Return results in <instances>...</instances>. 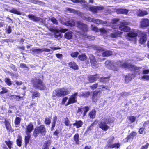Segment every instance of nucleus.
<instances>
[{"instance_id": "f257e3e1", "label": "nucleus", "mask_w": 149, "mask_h": 149, "mask_svg": "<svg viewBox=\"0 0 149 149\" xmlns=\"http://www.w3.org/2000/svg\"><path fill=\"white\" fill-rule=\"evenodd\" d=\"M114 120V118L113 117L109 116H107L102 119V120L99 123V127L104 131H106L109 127L107 124L110 123H112Z\"/></svg>"}, {"instance_id": "f03ea898", "label": "nucleus", "mask_w": 149, "mask_h": 149, "mask_svg": "<svg viewBox=\"0 0 149 149\" xmlns=\"http://www.w3.org/2000/svg\"><path fill=\"white\" fill-rule=\"evenodd\" d=\"M33 87L36 89L44 90L45 86L42 81L39 78H34L31 80Z\"/></svg>"}, {"instance_id": "7ed1b4c3", "label": "nucleus", "mask_w": 149, "mask_h": 149, "mask_svg": "<svg viewBox=\"0 0 149 149\" xmlns=\"http://www.w3.org/2000/svg\"><path fill=\"white\" fill-rule=\"evenodd\" d=\"M68 90L63 88L57 89L54 91L52 93L53 97H58L64 96L69 94Z\"/></svg>"}, {"instance_id": "20e7f679", "label": "nucleus", "mask_w": 149, "mask_h": 149, "mask_svg": "<svg viewBox=\"0 0 149 149\" xmlns=\"http://www.w3.org/2000/svg\"><path fill=\"white\" fill-rule=\"evenodd\" d=\"M46 133V129L44 125H41L40 126L36 127L33 131V135L35 137L37 136L40 133L42 136L44 135Z\"/></svg>"}, {"instance_id": "39448f33", "label": "nucleus", "mask_w": 149, "mask_h": 149, "mask_svg": "<svg viewBox=\"0 0 149 149\" xmlns=\"http://www.w3.org/2000/svg\"><path fill=\"white\" fill-rule=\"evenodd\" d=\"M114 139V137L113 136H112L108 140L107 144L106 146V147L107 148V149H109V148H113L115 147L118 148L120 147V145L119 143L113 144Z\"/></svg>"}, {"instance_id": "423d86ee", "label": "nucleus", "mask_w": 149, "mask_h": 149, "mask_svg": "<svg viewBox=\"0 0 149 149\" xmlns=\"http://www.w3.org/2000/svg\"><path fill=\"white\" fill-rule=\"evenodd\" d=\"M130 22L126 21H123L121 23L119 26L120 29L125 32L129 31L130 29V28L127 26V25H129Z\"/></svg>"}, {"instance_id": "0eeeda50", "label": "nucleus", "mask_w": 149, "mask_h": 149, "mask_svg": "<svg viewBox=\"0 0 149 149\" xmlns=\"http://www.w3.org/2000/svg\"><path fill=\"white\" fill-rule=\"evenodd\" d=\"M84 6L85 8H87V10H90L94 13H97L98 10H102L103 8L102 6H95L86 4H85Z\"/></svg>"}, {"instance_id": "6e6552de", "label": "nucleus", "mask_w": 149, "mask_h": 149, "mask_svg": "<svg viewBox=\"0 0 149 149\" xmlns=\"http://www.w3.org/2000/svg\"><path fill=\"white\" fill-rule=\"evenodd\" d=\"M78 94V93L76 92L72 94L69 99L67 105L76 102H77V96Z\"/></svg>"}, {"instance_id": "1a4fd4ad", "label": "nucleus", "mask_w": 149, "mask_h": 149, "mask_svg": "<svg viewBox=\"0 0 149 149\" xmlns=\"http://www.w3.org/2000/svg\"><path fill=\"white\" fill-rule=\"evenodd\" d=\"M77 27L84 32H85L88 31V28L87 25L82 23L81 22L77 21Z\"/></svg>"}, {"instance_id": "9d476101", "label": "nucleus", "mask_w": 149, "mask_h": 149, "mask_svg": "<svg viewBox=\"0 0 149 149\" xmlns=\"http://www.w3.org/2000/svg\"><path fill=\"white\" fill-rule=\"evenodd\" d=\"M140 35L141 37L139 42L140 43L143 44L146 42L147 40L146 37L147 35L145 32L143 31H140Z\"/></svg>"}, {"instance_id": "9b49d317", "label": "nucleus", "mask_w": 149, "mask_h": 149, "mask_svg": "<svg viewBox=\"0 0 149 149\" xmlns=\"http://www.w3.org/2000/svg\"><path fill=\"white\" fill-rule=\"evenodd\" d=\"M96 49L100 51H103L102 55L103 56H110L113 54V52L111 51L105 50L99 47L97 48Z\"/></svg>"}, {"instance_id": "f8f14e48", "label": "nucleus", "mask_w": 149, "mask_h": 149, "mask_svg": "<svg viewBox=\"0 0 149 149\" xmlns=\"http://www.w3.org/2000/svg\"><path fill=\"white\" fill-rule=\"evenodd\" d=\"M141 27L145 28L149 26V20L147 19H142L141 21Z\"/></svg>"}, {"instance_id": "ddd939ff", "label": "nucleus", "mask_w": 149, "mask_h": 149, "mask_svg": "<svg viewBox=\"0 0 149 149\" xmlns=\"http://www.w3.org/2000/svg\"><path fill=\"white\" fill-rule=\"evenodd\" d=\"M137 34L135 32H130L128 33V39L129 40L135 41Z\"/></svg>"}, {"instance_id": "4468645a", "label": "nucleus", "mask_w": 149, "mask_h": 149, "mask_svg": "<svg viewBox=\"0 0 149 149\" xmlns=\"http://www.w3.org/2000/svg\"><path fill=\"white\" fill-rule=\"evenodd\" d=\"M33 125L32 123H29L26 126V130L25 132L27 134H29L33 130Z\"/></svg>"}, {"instance_id": "2eb2a0df", "label": "nucleus", "mask_w": 149, "mask_h": 149, "mask_svg": "<svg viewBox=\"0 0 149 149\" xmlns=\"http://www.w3.org/2000/svg\"><path fill=\"white\" fill-rule=\"evenodd\" d=\"M30 92L32 94V98L34 99L35 97H39L40 95V94L38 91L35 90H32L30 91Z\"/></svg>"}, {"instance_id": "dca6fc26", "label": "nucleus", "mask_w": 149, "mask_h": 149, "mask_svg": "<svg viewBox=\"0 0 149 149\" xmlns=\"http://www.w3.org/2000/svg\"><path fill=\"white\" fill-rule=\"evenodd\" d=\"M134 77V75L133 74H127L125 77V81L127 83H128Z\"/></svg>"}, {"instance_id": "f3484780", "label": "nucleus", "mask_w": 149, "mask_h": 149, "mask_svg": "<svg viewBox=\"0 0 149 149\" xmlns=\"http://www.w3.org/2000/svg\"><path fill=\"white\" fill-rule=\"evenodd\" d=\"M122 68H127L130 70L136 71L139 68L136 66H121Z\"/></svg>"}, {"instance_id": "a211bd4d", "label": "nucleus", "mask_w": 149, "mask_h": 149, "mask_svg": "<svg viewBox=\"0 0 149 149\" xmlns=\"http://www.w3.org/2000/svg\"><path fill=\"white\" fill-rule=\"evenodd\" d=\"M97 75H94L89 76L88 77V80L90 83H93L95 81L97 78H99V77L97 76Z\"/></svg>"}, {"instance_id": "6ab92c4d", "label": "nucleus", "mask_w": 149, "mask_h": 149, "mask_svg": "<svg viewBox=\"0 0 149 149\" xmlns=\"http://www.w3.org/2000/svg\"><path fill=\"white\" fill-rule=\"evenodd\" d=\"M28 17L31 20L35 22H38L40 21V19L39 17L33 15H29L28 16Z\"/></svg>"}, {"instance_id": "aec40b11", "label": "nucleus", "mask_w": 149, "mask_h": 149, "mask_svg": "<svg viewBox=\"0 0 149 149\" xmlns=\"http://www.w3.org/2000/svg\"><path fill=\"white\" fill-rule=\"evenodd\" d=\"M113 33L110 34V35L111 37L113 38H116L117 37L119 36L121 34L122 32L114 30L113 32Z\"/></svg>"}, {"instance_id": "412c9836", "label": "nucleus", "mask_w": 149, "mask_h": 149, "mask_svg": "<svg viewBox=\"0 0 149 149\" xmlns=\"http://www.w3.org/2000/svg\"><path fill=\"white\" fill-rule=\"evenodd\" d=\"M32 51V53L33 55H35L36 54H38L39 53L42 52V50L41 49L38 48H32L31 50Z\"/></svg>"}, {"instance_id": "4be33fe9", "label": "nucleus", "mask_w": 149, "mask_h": 149, "mask_svg": "<svg viewBox=\"0 0 149 149\" xmlns=\"http://www.w3.org/2000/svg\"><path fill=\"white\" fill-rule=\"evenodd\" d=\"M129 61H125L124 62L121 61H118L117 62V64L119 65H132L129 62Z\"/></svg>"}, {"instance_id": "5701e85b", "label": "nucleus", "mask_w": 149, "mask_h": 149, "mask_svg": "<svg viewBox=\"0 0 149 149\" xmlns=\"http://www.w3.org/2000/svg\"><path fill=\"white\" fill-rule=\"evenodd\" d=\"M128 11L126 9H120L117 10L116 12L118 13L127 14Z\"/></svg>"}, {"instance_id": "b1692460", "label": "nucleus", "mask_w": 149, "mask_h": 149, "mask_svg": "<svg viewBox=\"0 0 149 149\" xmlns=\"http://www.w3.org/2000/svg\"><path fill=\"white\" fill-rule=\"evenodd\" d=\"M65 24L68 26H72L74 25L75 22L72 20L65 22Z\"/></svg>"}, {"instance_id": "393cba45", "label": "nucleus", "mask_w": 149, "mask_h": 149, "mask_svg": "<svg viewBox=\"0 0 149 149\" xmlns=\"http://www.w3.org/2000/svg\"><path fill=\"white\" fill-rule=\"evenodd\" d=\"M89 58L90 60V62L91 64H95L96 63L95 57L92 54H91L89 55Z\"/></svg>"}, {"instance_id": "a878e982", "label": "nucleus", "mask_w": 149, "mask_h": 149, "mask_svg": "<svg viewBox=\"0 0 149 149\" xmlns=\"http://www.w3.org/2000/svg\"><path fill=\"white\" fill-rule=\"evenodd\" d=\"M96 114V111L95 110H93L89 113L88 116L91 118L93 119L95 118Z\"/></svg>"}, {"instance_id": "bb28decb", "label": "nucleus", "mask_w": 149, "mask_h": 149, "mask_svg": "<svg viewBox=\"0 0 149 149\" xmlns=\"http://www.w3.org/2000/svg\"><path fill=\"white\" fill-rule=\"evenodd\" d=\"M83 125V122L81 121H76L75 123L73 124V125L74 126H76L77 128L81 127Z\"/></svg>"}, {"instance_id": "cd10ccee", "label": "nucleus", "mask_w": 149, "mask_h": 149, "mask_svg": "<svg viewBox=\"0 0 149 149\" xmlns=\"http://www.w3.org/2000/svg\"><path fill=\"white\" fill-rule=\"evenodd\" d=\"M8 11L11 13L18 15H21L22 14V13L19 11H18L16 9L14 8L9 9Z\"/></svg>"}, {"instance_id": "c85d7f7f", "label": "nucleus", "mask_w": 149, "mask_h": 149, "mask_svg": "<svg viewBox=\"0 0 149 149\" xmlns=\"http://www.w3.org/2000/svg\"><path fill=\"white\" fill-rule=\"evenodd\" d=\"M109 78V77H99L98 78V79H99V81L100 82L103 83L107 82L108 81Z\"/></svg>"}, {"instance_id": "c756f323", "label": "nucleus", "mask_w": 149, "mask_h": 149, "mask_svg": "<svg viewBox=\"0 0 149 149\" xmlns=\"http://www.w3.org/2000/svg\"><path fill=\"white\" fill-rule=\"evenodd\" d=\"M72 32H68L65 33L64 35L65 38L68 39H71L72 37Z\"/></svg>"}, {"instance_id": "7c9ffc66", "label": "nucleus", "mask_w": 149, "mask_h": 149, "mask_svg": "<svg viewBox=\"0 0 149 149\" xmlns=\"http://www.w3.org/2000/svg\"><path fill=\"white\" fill-rule=\"evenodd\" d=\"M8 91V90L6 87L2 86L0 88V93L1 94L7 93Z\"/></svg>"}, {"instance_id": "2f4dec72", "label": "nucleus", "mask_w": 149, "mask_h": 149, "mask_svg": "<svg viewBox=\"0 0 149 149\" xmlns=\"http://www.w3.org/2000/svg\"><path fill=\"white\" fill-rule=\"evenodd\" d=\"M94 23L98 24H104L106 23L105 21H103L102 20L94 19Z\"/></svg>"}, {"instance_id": "473e14b6", "label": "nucleus", "mask_w": 149, "mask_h": 149, "mask_svg": "<svg viewBox=\"0 0 149 149\" xmlns=\"http://www.w3.org/2000/svg\"><path fill=\"white\" fill-rule=\"evenodd\" d=\"M119 19H115L113 21V24L112 25V27L113 29H116L118 25L117 22H118Z\"/></svg>"}, {"instance_id": "72a5a7b5", "label": "nucleus", "mask_w": 149, "mask_h": 149, "mask_svg": "<svg viewBox=\"0 0 149 149\" xmlns=\"http://www.w3.org/2000/svg\"><path fill=\"white\" fill-rule=\"evenodd\" d=\"M79 135L77 133L75 134L74 137V140L77 144H79Z\"/></svg>"}, {"instance_id": "f704fd0d", "label": "nucleus", "mask_w": 149, "mask_h": 149, "mask_svg": "<svg viewBox=\"0 0 149 149\" xmlns=\"http://www.w3.org/2000/svg\"><path fill=\"white\" fill-rule=\"evenodd\" d=\"M148 14L147 11L144 10H140L139 13L138 14V16H143Z\"/></svg>"}, {"instance_id": "c9c22d12", "label": "nucleus", "mask_w": 149, "mask_h": 149, "mask_svg": "<svg viewBox=\"0 0 149 149\" xmlns=\"http://www.w3.org/2000/svg\"><path fill=\"white\" fill-rule=\"evenodd\" d=\"M107 67L114 71H117L119 70V67L117 66H107Z\"/></svg>"}, {"instance_id": "e433bc0d", "label": "nucleus", "mask_w": 149, "mask_h": 149, "mask_svg": "<svg viewBox=\"0 0 149 149\" xmlns=\"http://www.w3.org/2000/svg\"><path fill=\"white\" fill-rule=\"evenodd\" d=\"M84 36L85 38H87L89 40H94L95 38L94 36H92L87 35L85 33L84 34Z\"/></svg>"}, {"instance_id": "4c0bfd02", "label": "nucleus", "mask_w": 149, "mask_h": 149, "mask_svg": "<svg viewBox=\"0 0 149 149\" xmlns=\"http://www.w3.org/2000/svg\"><path fill=\"white\" fill-rule=\"evenodd\" d=\"M50 143L49 142H45L44 145L43 146L42 149H49V147L50 146Z\"/></svg>"}, {"instance_id": "58836bf2", "label": "nucleus", "mask_w": 149, "mask_h": 149, "mask_svg": "<svg viewBox=\"0 0 149 149\" xmlns=\"http://www.w3.org/2000/svg\"><path fill=\"white\" fill-rule=\"evenodd\" d=\"M90 94L89 92H88L85 91L83 92H81L80 93V96H83L85 97L88 96Z\"/></svg>"}, {"instance_id": "ea45409f", "label": "nucleus", "mask_w": 149, "mask_h": 149, "mask_svg": "<svg viewBox=\"0 0 149 149\" xmlns=\"http://www.w3.org/2000/svg\"><path fill=\"white\" fill-rule=\"evenodd\" d=\"M86 58L87 56L86 55L83 54L80 55L78 56L79 59L81 61H84L86 59Z\"/></svg>"}, {"instance_id": "a19ab883", "label": "nucleus", "mask_w": 149, "mask_h": 149, "mask_svg": "<svg viewBox=\"0 0 149 149\" xmlns=\"http://www.w3.org/2000/svg\"><path fill=\"white\" fill-rule=\"evenodd\" d=\"M98 123V121L97 120H95L92 124H91L90 126L88 128V130H91L94 125L97 124Z\"/></svg>"}, {"instance_id": "79ce46f5", "label": "nucleus", "mask_w": 149, "mask_h": 149, "mask_svg": "<svg viewBox=\"0 0 149 149\" xmlns=\"http://www.w3.org/2000/svg\"><path fill=\"white\" fill-rule=\"evenodd\" d=\"M17 144L19 146H21L22 138L20 136L18 137V139L16 141Z\"/></svg>"}, {"instance_id": "37998d69", "label": "nucleus", "mask_w": 149, "mask_h": 149, "mask_svg": "<svg viewBox=\"0 0 149 149\" xmlns=\"http://www.w3.org/2000/svg\"><path fill=\"white\" fill-rule=\"evenodd\" d=\"M30 138V136L28 135V134L27 136H26L25 137V146H26L29 143V140Z\"/></svg>"}, {"instance_id": "c03bdc74", "label": "nucleus", "mask_w": 149, "mask_h": 149, "mask_svg": "<svg viewBox=\"0 0 149 149\" xmlns=\"http://www.w3.org/2000/svg\"><path fill=\"white\" fill-rule=\"evenodd\" d=\"M5 143L8 147L9 149H11V146L12 145L13 142L10 141H5Z\"/></svg>"}, {"instance_id": "a18cd8bd", "label": "nucleus", "mask_w": 149, "mask_h": 149, "mask_svg": "<svg viewBox=\"0 0 149 149\" xmlns=\"http://www.w3.org/2000/svg\"><path fill=\"white\" fill-rule=\"evenodd\" d=\"M4 81L8 86H10L12 84L11 81L9 78H6L4 79Z\"/></svg>"}, {"instance_id": "49530a36", "label": "nucleus", "mask_w": 149, "mask_h": 149, "mask_svg": "<svg viewBox=\"0 0 149 149\" xmlns=\"http://www.w3.org/2000/svg\"><path fill=\"white\" fill-rule=\"evenodd\" d=\"M141 79L143 80L148 81L149 80V75H143L141 77Z\"/></svg>"}, {"instance_id": "de8ad7c7", "label": "nucleus", "mask_w": 149, "mask_h": 149, "mask_svg": "<svg viewBox=\"0 0 149 149\" xmlns=\"http://www.w3.org/2000/svg\"><path fill=\"white\" fill-rule=\"evenodd\" d=\"M21 121V118L19 117H16L15 121V123L16 125H18L19 124Z\"/></svg>"}, {"instance_id": "09e8293b", "label": "nucleus", "mask_w": 149, "mask_h": 149, "mask_svg": "<svg viewBox=\"0 0 149 149\" xmlns=\"http://www.w3.org/2000/svg\"><path fill=\"white\" fill-rule=\"evenodd\" d=\"M91 28L92 30L95 32H98L99 31V29L97 27L94 25H92L91 26Z\"/></svg>"}, {"instance_id": "8fccbe9b", "label": "nucleus", "mask_w": 149, "mask_h": 149, "mask_svg": "<svg viewBox=\"0 0 149 149\" xmlns=\"http://www.w3.org/2000/svg\"><path fill=\"white\" fill-rule=\"evenodd\" d=\"M106 65H111L114 64V62L112 61H111L110 60H107L105 63Z\"/></svg>"}, {"instance_id": "3c124183", "label": "nucleus", "mask_w": 149, "mask_h": 149, "mask_svg": "<svg viewBox=\"0 0 149 149\" xmlns=\"http://www.w3.org/2000/svg\"><path fill=\"white\" fill-rule=\"evenodd\" d=\"M136 117L131 116L129 117V119L130 121L132 123L134 122L136 119Z\"/></svg>"}, {"instance_id": "603ef678", "label": "nucleus", "mask_w": 149, "mask_h": 149, "mask_svg": "<svg viewBox=\"0 0 149 149\" xmlns=\"http://www.w3.org/2000/svg\"><path fill=\"white\" fill-rule=\"evenodd\" d=\"M89 107L88 106H86L85 107L84 109V113H83V116H84L86 115V113L89 110Z\"/></svg>"}, {"instance_id": "864d4df0", "label": "nucleus", "mask_w": 149, "mask_h": 149, "mask_svg": "<svg viewBox=\"0 0 149 149\" xmlns=\"http://www.w3.org/2000/svg\"><path fill=\"white\" fill-rule=\"evenodd\" d=\"M79 54L78 52H73L71 53V56L72 57H77Z\"/></svg>"}, {"instance_id": "5fc2aeb1", "label": "nucleus", "mask_w": 149, "mask_h": 149, "mask_svg": "<svg viewBox=\"0 0 149 149\" xmlns=\"http://www.w3.org/2000/svg\"><path fill=\"white\" fill-rule=\"evenodd\" d=\"M6 32L8 34L10 33L12 31L11 27L10 26H8V27L6 28Z\"/></svg>"}, {"instance_id": "6e6d98bb", "label": "nucleus", "mask_w": 149, "mask_h": 149, "mask_svg": "<svg viewBox=\"0 0 149 149\" xmlns=\"http://www.w3.org/2000/svg\"><path fill=\"white\" fill-rule=\"evenodd\" d=\"M5 125L6 128L7 130H10L11 128V126L8 122L6 121Z\"/></svg>"}, {"instance_id": "4d7b16f0", "label": "nucleus", "mask_w": 149, "mask_h": 149, "mask_svg": "<svg viewBox=\"0 0 149 149\" xmlns=\"http://www.w3.org/2000/svg\"><path fill=\"white\" fill-rule=\"evenodd\" d=\"M98 86V84L96 83L90 86V88L92 90H94Z\"/></svg>"}, {"instance_id": "13d9d810", "label": "nucleus", "mask_w": 149, "mask_h": 149, "mask_svg": "<svg viewBox=\"0 0 149 149\" xmlns=\"http://www.w3.org/2000/svg\"><path fill=\"white\" fill-rule=\"evenodd\" d=\"M66 9L67 11H69L71 12H72V13H78V11H77L74 10V9H71L70 8H66Z\"/></svg>"}, {"instance_id": "bf43d9fd", "label": "nucleus", "mask_w": 149, "mask_h": 149, "mask_svg": "<svg viewBox=\"0 0 149 149\" xmlns=\"http://www.w3.org/2000/svg\"><path fill=\"white\" fill-rule=\"evenodd\" d=\"M45 123L46 124L49 125L51 123V120L49 118H47L45 119Z\"/></svg>"}, {"instance_id": "052dcab7", "label": "nucleus", "mask_w": 149, "mask_h": 149, "mask_svg": "<svg viewBox=\"0 0 149 149\" xmlns=\"http://www.w3.org/2000/svg\"><path fill=\"white\" fill-rule=\"evenodd\" d=\"M51 20L53 22V23L57 24L58 23L57 20L54 17H52L51 18Z\"/></svg>"}, {"instance_id": "680f3d73", "label": "nucleus", "mask_w": 149, "mask_h": 149, "mask_svg": "<svg viewBox=\"0 0 149 149\" xmlns=\"http://www.w3.org/2000/svg\"><path fill=\"white\" fill-rule=\"evenodd\" d=\"M149 146V144L148 143H146L145 145L143 146L140 149H147Z\"/></svg>"}, {"instance_id": "e2e57ef3", "label": "nucleus", "mask_w": 149, "mask_h": 149, "mask_svg": "<svg viewBox=\"0 0 149 149\" xmlns=\"http://www.w3.org/2000/svg\"><path fill=\"white\" fill-rule=\"evenodd\" d=\"M10 97H11V98L16 99L17 98H18L19 99H20L22 98V97H20L19 95H11Z\"/></svg>"}, {"instance_id": "0e129e2a", "label": "nucleus", "mask_w": 149, "mask_h": 149, "mask_svg": "<svg viewBox=\"0 0 149 149\" xmlns=\"http://www.w3.org/2000/svg\"><path fill=\"white\" fill-rule=\"evenodd\" d=\"M99 93V92L97 91H94L93 92V96L94 97L96 96H97L98 97L99 96L98 95V94Z\"/></svg>"}, {"instance_id": "69168bd1", "label": "nucleus", "mask_w": 149, "mask_h": 149, "mask_svg": "<svg viewBox=\"0 0 149 149\" xmlns=\"http://www.w3.org/2000/svg\"><path fill=\"white\" fill-rule=\"evenodd\" d=\"M99 31L103 33H105L107 32V30L104 28L100 29Z\"/></svg>"}, {"instance_id": "338daca9", "label": "nucleus", "mask_w": 149, "mask_h": 149, "mask_svg": "<svg viewBox=\"0 0 149 149\" xmlns=\"http://www.w3.org/2000/svg\"><path fill=\"white\" fill-rule=\"evenodd\" d=\"M61 35V33L59 32H56L55 34V37L56 38H57L58 37H60Z\"/></svg>"}, {"instance_id": "774afa93", "label": "nucleus", "mask_w": 149, "mask_h": 149, "mask_svg": "<svg viewBox=\"0 0 149 149\" xmlns=\"http://www.w3.org/2000/svg\"><path fill=\"white\" fill-rule=\"evenodd\" d=\"M144 128L143 127L141 128L139 131V133L140 134H143L144 132Z\"/></svg>"}]
</instances>
